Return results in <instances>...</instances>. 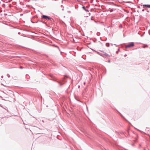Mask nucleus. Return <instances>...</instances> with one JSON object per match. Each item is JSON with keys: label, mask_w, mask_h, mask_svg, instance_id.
<instances>
[{"label": "nucleus", "mask_w": 150, "mask_h": 150, "mask_svg": "<svg viewBox=\"0 0 150 150\" xmlns=\"http://www.w3.org/2000/svg\"><path fill=\"white\" fill-rule=\"evenodd\" d=\"M49 76L52 78V80L55 81L56 78L52 74H50Z\"/></svg>", "instance_id": "5"}, {"label": "nucleus", "mask_w": 150, "mask_h": 150, "mask_svg": "<svg viewBox=\"0 0 150 150\" xmlns=\"http://www.w3.org/2000/svg\"><path fill=\"white\" fill-rule=\"evenodd\" d=\"M91 50H93V51H95V50H93V49H91Z\"/></svg>", "instance_id": "28"}, {"label": "nucleus", "mask_w": 150, "mask_h": 150, "mask_svg": "<svg viewBox=\"0 0 150 150\" xmlns=\"http://www.w3.org/2000/svg\"><path fill=\"white\" fill-rule=\"evenodd\" d=\"M118 51H116V53H118Z\"/></svg>", "instance_id": "27"}, {"label": "nucleus", "mask_w": 150, "mask_h": 150, "mask_svg": "<svg viewBox=\"0 0 150 150\" xmlns=\"http://www.w3.org/2000/svg\"><path fill=\"white\" fill-rule=\"evenodd\" d=\"M148 129V128H147V127H146V129Z\"/></svg>", "instance_id": "33"}, {"label": "nucleus", "mask_w": 150, "mask_h": 150, "mask_svg": "<svg viewBox=\"0 0 150 150\" xmlns=\"http://www.w3.org/2000/svg\"><path fill=\"white\" fill-rule=\"evenodd\" d=\"M3 5L4 6H5V4H3Z\"/></svg>", "instance_id": "24"}, {"label": "nucleus", "mask_w": 150, "mask_h": 150, "mask_svg": "<svg viewBox=\"0 0 150 150\" xmlns=\"http://www.w3.org/2000/svg\"><path fill=\"white\" fill-rule=\"evenodd\" d=\"M82 8L84 9L85 11L88 12H89V11L88 9H86V7L84 6H83L82 7Z\"/></svg>", "instance_id": "6"}, {"label": "nucleus", "mask_w": 150, "mask_h": 150, "mask_svg": "<svg viewBox=\"0 0 150 150\" xmlns=\"http://www.w3.org/2000/svg\"><path fill=\"white\" fill-rule=\"evenodd\" d=\"M138 8H140V7L139 6L138 7Z\"/></svg>", "instance_id": "31"}, {"label": "nucleus", "mask_w": 150, "mask_h": 150, "mask_svg": "<svg viewBox=\"0 0 150 150\" xmlns=\"http://www.w3.org/2000/svg\"><path fill=\"white\" fill-rule=\"evenodd\" d=\"M41 22H42V23L44 24H46V23L45 21H41Z\"/></svg>", "instance_id": "12"}, {"label": "nucleus", "mask_w": 150, "mask_h": 150, "mask_svg": "<svg viewBox=\"0 0 150 150\" xmlns=\"http://www.w3.org/2000/svg\"><path fill=\"white\" fill-rule=\"evenodd\" d=\"M134 46V44L133 42H131L125 46V48H129Z\"/></svg>", "instance_id": "3"}, {"label": "nucleus", "mask_w": 150, "mask_h": 150, "mask_svg": "<svg viewBox=\"0 0 150 150\" xmlns=\"http://www.w3.org/2000/svg\"><path fill=\"white\" fill-rule=\"evenodd\" d=\"M20 68L21 69H23V67H22L21 66L20 67Z\"/></svg>", "instance_id": "15"}, {"label": "nucleus", "mask_w": 150, "mask_h": 150, "mask_svg": "<svg viewBox=\"0 0 150 150\" xmlns=\"http://www.w3.org/2000/svg\"><path fill=\"white\" fill-rule=\"evenodd\" d=\"M1 78H3V76H1Z\"/></svg>", "instance_id": "21"}, {"label": "nucleus", "mask_w": 150, "mask_h": 150, "mask_svg": "<svg viewBox=\"0 0 150 150\" xmlns=\"http://www.w3.org/2000/svg\"><path fill=\"white\" fill-rule=\"evenodd\" d=\"M127 56V54H125V55H124V56H125V57H126Z\"/></svg>", "instance_id": "19"}, {"label": "nucleus", "mask_w": 150, "mask_h": 150, "mask_svg": "<svg viewBox=\"0 0 150 150\" xmlns=\"http://www.w3.org/2000/svg\"><path fill=\"white\" fill-rule=\"evenodd\" d=\"M85 82H84V84H85Z\"/></svg>", "instance_id": "30"}, {"label": "nucleus", "mask_w": 150, "mask_h": 150, "mask_svg": "<svg viewBox=\"0 0 150 150\" xmlns=\"http://www.w3.org/2000/svg\"><path fill=\"white\" fill-rule=\"evenodd\" d=\"M114 45H115L116 46H117V45L116 44H114Z\"/></svg>", "instance_id": "25"}, {"label": "nucleus", "mask_w": 150, "mask_h": 150, "mask_svg": "<svg viewBox=\"0 0 150 150\" xmlns=\"http://www.w3.org/2000/svg\"><path fill=\"white\" fill-rule=\"evenodd\" d=\"M41 18L42 19H44L45 20H48L50 21L51 22H52L53 21H54V19H53V18L45 15H42L41 16Z\"/></svg>", "instance_id": "1"}, {"label": "nucleus", "mask_w": 150, "mask_h": 150, "mask_svg": "<svg viewBox=\"0 0 150 150\" xmlns=\"http://www.w3.org/2000/svg\"><path fill=\"white\" fill-rule=\"evenodd\" d=\"M145 10H147V9L146 8H145Z\"/></svg>", "instance_id": "20"}, {"label": "nucleus", "mask_w": 150, "mask_h": 150, "mask_svg": "<svg viewBox=\"0 0 150 150\" xmlns=\"http://www.w3.org/2000/svg\"><path fill=\"white\" fill-rule=\"evenodd\" d=\"M7 76L8 78H10V75L8 74Z\"/></svg>", "instance_id": "11"}, {"label": "nucleus", "mask_w": 150, "mask_h": 150, "mask_svg": "<svg viewBox=\"0 0 150 150\" xmlns=\"http://www.w3.org/2000/svg\"><path fill=\"white\" fill-rule=\"evenodd\" d=\"M110 4L111 5H115V4L114 3H113V2H111V3H110Z\"/></svg>", "instance_id": "9"}, {"label": "nucleus", "mask_w": 150, "mask_h": 150, "mask_svg": "<svg viewBox=\"0 0 150 150\" xmlns=\"http://www.w3.org/2000/svg\"><path fill=\"white\" fill-rule=\"evenodd\" d=\"M111 45L112 46V45H113V44L111 43Z\"/></svg>", "instance_id": "23"}, {"label": "nucleus", "mask_w": 150, "mask_h": 150, "mask_svg": "<svg viewBox=\"0 0 150 150\" xmlns=\"http://www.w3.org/2000/svg\"><path fill=\"white\" fill-rule=\"evenodd\" d=\"M91 20H93L92 18H91Z\"/></svg>", "instance_id": "26"}, {"label": "nucleus", "mask_w": 150, "mask_h": 150, "mask_svg": "<svg viewBox=\"0 0 150 150\" xmlns=\"http://www.w3.org/2000/svg\"><path fill=\"white\" fill-rule=\"evenodd\" d=\"M108 62H110V60H109L108 61Z\"/></svg>", "instance_id": "22"}, {"label": "nucleus", "mask_w": 150, "mask_h": 150, "mask_svg": "<svg viewBox=\"0 0 150 150\" xmlns=\"http://www.w3.org/2000/svg\"><path fill=\"white\" fill-rule=\"evenodd\" d=\"M106 46L107 47H109L110 46V44L109 43H107L106 44Z\"/></svg>", "instance_id": "8"}, {"label": "nucleus", "mask_w": 150, "mask_h": 150, "mask_svg": "<svg viewBox=\"0 0 150 150\" xmlns=\"http://www.w3.org/2000/svg\"><path fill=\"white\" fill-rule=\"evenodd\" d=\"M97 53L100 55V54L101 53H100L99 52H97Z\"/></svg>", "instance_id": "17"}, {"label": "nucleus", "mask_w": 150, "mask_h": 150, "mask_svg": "<svg viewBox=\"0 0 150 150\" xmlns=\"http://www.w3.org/2000/svg\"><path fill=\"white\" fill-rule=\"evenodd\" d=\"M98 33H97V35H98Z\"/></svg>", "instance_id": "16"}, {"label": "nucleus", "mask_w": 150, "mask_h": 150, "mask_svg": "<svg viewBox=\"0 0 150 150\" xmlns=\"http://www.w3.org/2000/svg\"><path fill=\"white\" fill-rule=\"evenodd\" d=\"M18 34H20V33H19V32L18 33Z\"/></svg>", "instance_id": "29"}, {"label": "nucleus", "mask_w": 150, "mask_h": 150, "mask_svg": "<svg viewBox=\"0 0 150 150\" xmlns=\"http://www.w3.org/2000/svg\"><path fill=\"white\" fill-rule=\"evenodd\" d=\"M145 11V9H143L142 10V11H143V12H144V11Z\"/></svg>", "instance_id": "14"}, {"label": "nucleus", "mask_w": 150, "mask_h": 150, "mask_svg": "<svg viewBox=\"0 0 150 150\" xmlns=\"http://www.w3.org/2000/svg\"><path fill=\"white\" fill-rule=\"evenodd\" d=\"M79 87H80V86H79Z\"/></svg>", "instance_id": "32"}, {"label": "nucleus", "mask_w": 150, "mask_h": 150, "mask_svg": "<svg viewBox=\"0 0 150 150\" xmlns=\"http://www.w3.org/2000/svg\"><path fill=\"white\" fill-rule=\"evenodd\" d=\"M11 1L12 0H11Z\"/></svg>", "instance_id": "34"}, {"label": "nucleus", "mask_w": 150, "mask_h": 150, "mask_svg": "<svg viewBox=\"0 0 150 150\" xmlns=\"http://www.w3.org/2000/svg\"><path fill=\"white\" fill-rule=\"evenodd\" d=\"M146 11H147V12H149V11L148 9H147V10H146Z\"/></svg>", "instance_id": "18"}, {"label": "nucleus", "mask_w": 150, "mask_h": 150, "mask_svg": "<svg viewBox=\"0 0 150 150\" xmlns=\"http://www.w3.org/2000/svg\"><path fill=\"white\" fill-rule=\"evenodd\" d=\"M101 52H102V53L100 54V55L102 57H104L103 56L105 55L106 57H110L112 56L111 55L108 54L105 52H103V51H101Z\"/></svg>", "instance_id": "2"}, {"label": "nucleus", "mask_w": 150, "mask_h": 150, "mask_svg": "<svg viewBox=\"0 0 150 150\" xmlns=\"http://www.w3.org/2000/svg\"><path fill=\"white\" fill-rule=\"evenodd\" d=\"M58 82L60 86H61L63 84V83H62L61 82L58 81Z\"/></svg>", "instance_id": "7"}, {"label": "nucleus", "mask_w": 150, "mask_h": 150, "mask_svg": "<svg viewBox=\"0 0 150 150\" xmlns=\"http://www.w3.org/2000/svg\"><path fill=\"white\" fill-rule=\"evenodd\" d=\"M113 10H114V9L113 8L110 9V12H112L113 11Z\"/></svg>", "instance_id": "10"}, {"label": "nucleus", "mask_w": 150, "mask_h": 150, "mask_svg": "<svg viewBox=\"0 0 150 150\" xmlns=\"http://www.w3.org/2000/svg\"><path fill=\"white\" fill-rule=\"evenodd\" d=\"M120 116L122 117H123L124 118V117H123V115L121 114V113H120Z\"/></svg>", "instance_id": "13"}, {"label": "nucleus", "mask_w": 150, "mask_h": 150, "mask_svg": "<svg viewBox=\"0 0 150 150\" xmlns=\"http://www.w3.org/2000/svg\"><path fill=\"white\" fill-rule=\"evenodd\" d=\"M141 6H143L144 8H150V4H143L141 5Z\"/></svg>", "instance_id": "4"}]
</instances>
